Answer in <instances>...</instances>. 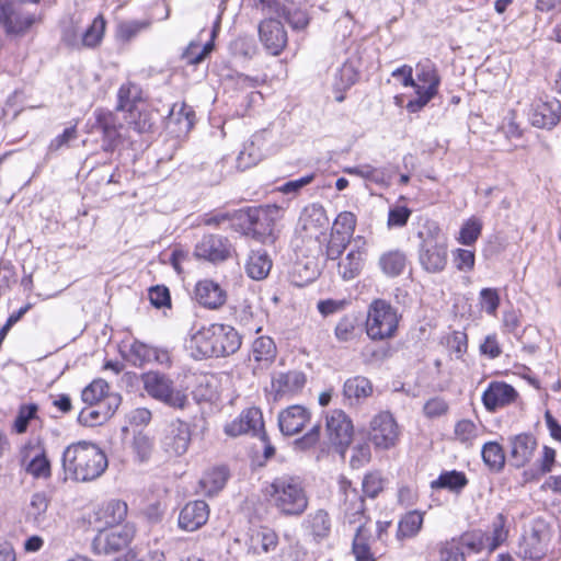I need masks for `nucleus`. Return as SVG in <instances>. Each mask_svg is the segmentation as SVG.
Here are the masks:
<instances>
[{
    "mask_svg": "<svg viewBox=\"0 0 561 561\" xmlns=\"http://www.w3.org/2000/svg\"><path fill=\"white\" fill-rule=\"evenodd\" d=\"M225 433L231 437L251 434L265 440L266 434L262 412L257 408H250L243 411L238 419L225 426Z\"/></svg>",
    "mask_w": 561,
    "mask_h": 561,
    "instance_id": "ddd939ff",
    "label": "nucleus"
},
{
    "mask_svg": "<svg viewBox=\"0 0 561 561\" xmlns=\"http://www.w3.org/2000/svg\"><path fill=\"white\" fill-rule=\"evenodd\" d=\"M400 318L389 302L382 299L374 300L367 312V335L375 341L391 339L398 330Z\"/></svg>",
    "mask_w": 561,
    "mask_h": 561,
    "instance_id": "39448f33",
    "label": "nucleus"
},
{
    "mask_svg": "<svg viewBox=\"0 0 561 561\" xmlns=\"http://www.w3.org/2000/svg\"><path fill=\"white\" fill-rule=\"evenodd\" d=\"M368 435L376 448L390 449L397 445L400 430L391 413L380 412L370 421Z\"/></svg>",
    "mask_w": 561,
    "mask_h": 561,
    "instance_id": "9d476101",
    "label": "nucleus"
},
{
    "mask_svg": "<svg viewBox=\"0 0 561 561\" xmlns=\"http://www.w3.org/2000/svg\"><path fill=\"white\" fill-rule=\"evenodd\" d=\"M108 391V383L103 379H95L82 390V400L94 405L99 403Z\"/></svg>",
    "mask_w": 561,
    "mask_h": 561,
    "instance_id": "603ef678",
    "label": "nucleus"
},
{
    "mask_svg": "<svg viewBox=\"0 0 561 561\" xmlns=\"http://www.w3.org/2000/svg\"><path fill=\"white\" fill-rule=\"evenodd\" d=\"M354 427L351 419L342 410L330 411L325 416V436L323 442L332 446L342 456L352 442Z\"/></svg>",
    "mask_w": 561,
    "mask_h": 561,
    "instance_id": "6e6552de",
    "label": "nucleus"
},
{
    "mask_svg": "<svg viewBox=\"0 0 561 561\" xmlns=\"http://www.w3.org/2000/svg\"><path fill=\"white\" fill-rule=\"evenodd\" d=\"M371 538V530L365 523L356 526L352 545V552L356 561H376L375 553L370 548Z\"/></svg>",
    "mask_w": 561,
    "mask_h": 561,
    "instance_id": "bb28decb",
    "label": "nucleus"
},
{
    "mask_svg": "<svg viewBox=\"0 0 561 561\" xmlns=\"http://www.w3.org/2000/svg\"><path fill=\"white\" fill-rule=\"evenodd\" d=\"M276 357V345L268 336L257 337L252 345V355L250 359L257 363L260 368L268 367Z\"/></svg>",
    "mask_w": 561,
    "mask_h": 561,
    "instance_id": "473e14b6",
    "label": "nucleus"
},
{
    "mask_svg": "<svg viewBox=\"0 0 561 561\" xmlns=\"http://www.w3.org/2000/svg\"><path fill=\"white\" fill-rule=\"evenodd\" d=\"M306 383V376L298 370L277 373L272 378V390L276 398L294 394L300 391Z\"/></svg>",
    "mask_w": 561,
    "mask_h": 561,
    "instance_id": "393cba45",
    "label": "nucleus"
},
{
    "mask_svg": "<svg viewBox=\"0 0 561 561\" xmlns=\"http://www.w3.org/2000/svg\"><path fill=\"white\" fill-rule=\"evenodd\" d=\"M468 484L466 474L461 471H444L436 480L431 482L432 490L445 489L453 493H460Z\"/></svg>",
    "mask_w": 561,
    "mask_h": 561,
    "instance_id": "72a5a7b5",
    "label": "nucleus"
},
{
    "mask_svg": "<svg viewBox=\"0 0 561 561\" xmlns=\"http://www.w3.org/2000/svg\"><path fill=\"white\" fill-rule=\"evenodd\" d=\"M481 221L477 218H470L460 230L459 241L466 245L474 243L481 234Z\"/></svg>",
    "mask_w": 561,
    "mask_h": 561,
    "instance_id": "4d7b16f0",
    "label": "nucleus"
},
{
    "mask_svg": "<svg viewBox=\"0 0 561 561\" xmlns=\"http://www.w3.org/2000/svg\"><path fill=\"white\" fill-rule=\"evenodd\" d=\"M95 123L92 128L102 134V149L112 152L119 144L122 124L118 123L116 115L103 108L94 111Z\"/></svg>",
    "mask_w": 561,
    "mask_h": 561,
    "instance_id": "4468645a",
    "label": "nucleus"
},
{
    "mask_svg": "<svg viewBox=\"0 0 561 561\" xmlns=\"http://www.w3.org/2000/svg\"><path fill=\"white\" fill-rule=\"evenodd\" d=\"M517 391L508 383L492 381L482 394V402L488 411H495L514 402Z\"/></svg>",
    "mask_w": 561,
    "mask_h": 561,
    "instance_id": "6ab92c4d",
    "label": "nucleus"
},
{
    "mask_svg": "<svg viewBox=\"0 0 561 561\" xmlns=\"http://www.w3.org/2000/svg\"><path fill=\"white\" fill-rule=\"evenodd\" d=\"M423 525V514L417 511H411L404 514L398 524L397 538L404 540L419 534Z\"/></svg>",
    "mask_w": 561,
    "mask_h": 561,
    "instance_id": "4c0bfd02",
    "label": "nucleus"
},
{
    "mask_svg": "<svg viewBox=\"0 0 561 561\" xmlns=\"http://www.w3.org/2000/svg\"><path fill=\"white\" fill-rule=\"evenodd\" d=\"M260 38L273 55H278L287 43L283 24L274 19L263 21L259 27Z\"/></svg>",
    "mask_w": 561,
    "mask_h": 561,
    "instance_id": "5701e85b",
    "label": "nucleus"
},
{
    "mask_svg": "<svg viewBox=\"0 0 561 561\" xmlns=\"http://www.w3.org/2000/svg\"><path fill=\"white\" fill-rule=\"evenodd\" d=\"M274 507L285 516H300L308 508L309 499L304 480L298 476L282 474L266 488Z\"/></svg>",
    "mask_w": 561,
    "mask_h": 561,
    "instance_id": "7ed1b4c3",
    "label": "nucleus"
},
{
    "mask_svg": "<svg viewBox=\"0 0 561 561\" xmlns=\"http://www.w3.org/2000/svg\"><path fill=\"white\" fill-rule=\"evenodd\" d=\"M129 360L139 367L153 362L160 365H171V357L167 350L148 345L138 340H135L129 346Z\"/></svg>",
    "mask_w": 561,
    "mask_h": 561,
    "instance_id": "a211bd4d",
    "label": "nucleus"
},
{
    "mask_svg": "<svg viewBox=\"0 0 561 561\" xmlns=\"http://www.w3.org/2000/svg\"><path fill=\"white\" fill-rule=\"evenodd\" d=\"M209 517V507L204 501L187 503L180 512L179 527L185 531H195L206 524Z\"/></svg>",
    "mask_w": 561,
    "mask_h": 561,
    "instance_id": "aec40b11",
    "label": "nucleus"
},
{
    "mask_svg": "<svg viewBox=\"0 0 561 561\" xmlns=\"http://www.w3.org/2000/svg\"><path fill=\"white\" fill-rule=\"evenodd\" d=\"M308 523L314 538H327L331 531V519L324 510H318L308 515Z\"/></svg>",
    "mask_w": 561,
    "mask_h": 561,
    "instance_id": "a18cd8bd",
    "label": "nucleus"
},
{
    "mask_svg": "<svg viewBox=\"0 0 561 561\" xmlns=\"http://www.w3.org/2000/svg\"><path fill=\"white\" fill-rule=\"evenodd\" d=\"M551 535L549 526L541 519L534 520L518 545V556L524 560L540 561L548 550Z\"/></svg>",
    "mask_w": 561,
    "mask_h": 561,
    "instance_id": "0eeeda50",
    "label": "nucleus"
},
{
    "mask_svg": "<svg viewBox=\"0 0 561 561\" xmlns=\"http://www.w3.org/2000/svg\"><path fill=\"white\" fill-rule=\"evenodd\" d=\"M340 489L344 495V516L347 523L351 525L367 524L363 496L352 486L351 481L345 478L340 480Z\"/></svg>",
    "mask_w": 561,
    "mask_h": 561,
    "instance_id": "f3484780",
    "label": "nucleus"
},
{
    "mask_svg": "<svg viewBox=\"0 0 561 561\" xmlns=\"http://www.w3.org/2000/svg\"><path fill=\"white\" fill-rule=\"evenodd\" d=\"M482 458L485 465L493 470H501L505 463V456L502 447L495 442L484 444Z\"/></svg>",
    "mask_w": 561,
    "mask_h": 561,
    "instance_id": "8fccbe9b",
    "label": "nucleus"
},
{
    "mask_svg": "<svg viewBox=\"0 0 561 561\" xmlns=\"http://www.w3.org/2000/svg\"><path fill=\"white\" fill-rule=\"evenodd\" d=\"M197 302L208 309H218L227 300V294L218 283L211 279L199 280L194 289Z\"/></svg>",
    "mask_w": 561,
    "mask_h": 561,
    "instance_id": "b1692460",
    "label": "nucleus"
},
{
    "mask_svg": "<svg viewBox=\"0 0 561 561\" xmlns=\"http://www.w3.org/2000/svg\"><path fill=\"white\" fill-rule=\"evenodd\" d=\"M115 561H165L164 553L159 550L149 551L140 557L136 553L129 552L123 558H118Z\"/></svg>",
    "mask_w": 561,
    "mask_h": 561,
    "instance_id": "774afa93",
    "label": "nucleus"
},
{
    "mask_svg": "<svg viewBox=\"0 0 561 561\" xmlns=\"http://www.w3.org/2000/svg\"><path fill=\"white\" fill-rule=\"evenodd\" d=\"M48 499L45 493H34L26 508V519L36 526H42L46 519Z\"/></svg>",
    "mask_w": 561,
    "mask_h": 561,
    "instance_id": "79ce46f5",
    "label": "nucleus"
},
{
    "mask_svg": "<svg viewBox=\"0 0 561 561\" xmlns=\"http://www.w3.org/2000/svg\"><path fill=\"white\" fill-rule=\"evenodd\" d=\"M454 262L459 271H471L474 266V253L470 250L458 249L455 252Z\"/></svg>",
    "mask_w": 561,
    "mask_h": 561,
    "instance_id": "0e129e2a",
    "label": "nucleus"
},
{
    "mask_svg": "<svg viewBox=\"0 0 561 561\" xmlns=\"http://www.w3.org/2000/svg\"><path fill=\"white\" fill-rule=\"evenodd\" d=\"M423 411L427 417H439L447 413L448 404L442 398H432L424 404Z\"/></svg>",
    "mask_w": 561,
    "mask_h": 561,
    "instance_id": "e2e57ef3",
    "label": "nucleus"
},
{
    "mask_svg": "<svg viewBox=\"0 0 561 561\" xmlns=\"http://www.w3.org/2000/svg\"><path fill=\"white\" fill-rule=\"evenodd\" d=\"M358 79L355 67L350 62H344L335 75L334 85L337 90L351 88Z\"/></svg>",
    "mask_w": 561,
    "mask_h": 561,
    "instance_id": "864d4df0",
    "label": "nucleus"
},
{
    "mask_svg": "<svg viewBox=\"0 0 561 561\" xmlns=\"http://www.w3.org/2000/svg\"><path fill=\"white\" fill-rule=\"evenodd\" d=\"M65 473L76 481H91L99 478L107 468L106 455L95 445L78 442L62 453Z\"/></svg>",
    "mask_w": 561,
    "mask_h": 561,
    "instance_id": "f03ea898",
    "label": "nucleus"
},
{
    "mask_svg": "<svg viewBox=\"0 0 561 561\" xmlns=\"http://www.w3.org/2000/svg\"><path fill=\"white\" fill-rule=\"evenodd\" d=\"M272 267V261L264 250H252L245 262V272L252 279H264Z\"/></svg>",
    "mask_w": 561,
    "mask_h": 561,
    "instance_id": "c756f323",
    "label": "nucleus"
},
{
    "mask_svg": "<svg viewBox=\"0 0 561 561\" xmlns=\"http://www.w3.org/2000/svg\"><path fill=\"white\" fill-rule=\"evenodd\" d=\"M38 407L35 403L22 404L12 424V431L16 434H24L32 420L37 417Z\"/></svg>",
    "mask_w": 561,
    "mask_h": 561,
    "instance_id": "49530a36",
    "label": "nucleus"
},
{
    "mask_svg": "<svg viewBox=\"0 0 561 561\" xmlns=\"http://www.w3.org/2000/svg\"><path fill=\"white\" fill-rule=\"evenodd\" d=\"M241 346V336L228 324L211 323L196 330L190 337L187 347L196 359L224 357L234 354Z\"/></svg>",
    "mask_w": 561,
    "mask_h": 561,
    "instance_id": "f257e3e1",
    "label": "nucleus"
},
{
    "mask_svg": "<svg viewBox=\"0 0 561 561\" xmlns=\"http://www.w3.org/2000/svg\"><path fill=\"white\" fill-rule=\"evenodd\" d=\"M35 22L33 14H25L14 9L11 3L0 4V23L3 24L7 33L21 35L25 33Z\"/></svg>",
    "mask_w": 561,
    "mask_h": 561,
    "instance_id": "412c9836",
    "label": "nucleus"
},
{
    "mask_svg": "<svg viewBox=\"0 0 561 561\" xmlns=\"http://www.w3.org/2000/svg\"><path fill=\"white\" fill-rule=\"evenodd\" d=\"M480 353L491 359L497 358L502 354V347L497 341L496 334H489L480 344Z\"/></svg>",
    "mask_w": 561,
    "mask_h": 561,
    "instance_id": "680f3d73",
    "label": "nucleus"
},
{
    "mask_svg": "<svg viewBox=\"0 0 561 561\" xmlns=\"http://www.w3.org/2000/svg\"><path fill=\"white\" fill-rule=\"evenodd\" d=\"M300 220L305 230H314V232H320L329 225L325 209L319 204L307 206Z\"/></svg>",
    "mask_w": 561,
    "mask_h": 561,
    "instance_id": "c9c22d12",
    "label": "nucleus"
},
{
    "mask_svg": "<svg viewBox=\"0 0 561 561\" xmlns=\"http://www.w3.org/2000/svg\"><path fill=\"white\" fill-rule=\"evenodd\" d=\"M343 393L350 400L365 399L373 393V386L366 377L355 376L344 382Z\"/></svg>",
    "mask_w": 561,
    "mask_h": 561,
    "instance_id": "a19ab883",
    "label": "nucleus"
},
{
    "mask_svg": "<svg viewBox=\"0 0 561 561\" xmlns=\"http://www.w3.org/2000/svg\"><path fill=\"white\" fill-rule=\"evenodd\" d=\"M355 215L351 211H343L340 213L335 218L331 231H339L341 236L352 239L355 231Z\"/></svg>",
    "mask_w": 561,
    "mask_h": 561,
    "instance_id": "5fc2aeb1",
    "label": "nucleus"
},
{
    "mask_svg": "<svg viewBox=\"0 0 561 561\" xmlns=\"http://www.w3.org/2000/svg\"><path fill=\"white\" fill-rule=\"evenodd\" d=\"M365 262V252L359 249L351 250L337 264V273L344 280L357 277Z\"/></svg>",
    "mask_w": 561,
    "mask_h": 561,
    "instance_id": "7c9ffc66",
    "label": "nucleus"
},
{
    "mask_svg": "<svg viewBox=\"0 0 561 561\" xmlns=\"http://www.w3.org/2000/svg\"><path fill=\"white\" fill-rule=\"evenodd\" d=\"M422 240L419 260L423 268L430 273L442 272L447 264V242L445 236L436 225L427 227L426 231H419Z\"/></svg>",
    "mask_w": 561,
    "mask_h": 561,
    "instance_id": "20e7f679",
    "label": "nucleus"
},
{
    "mask_svg": "<svg viewBox=\"0 0 561 561\" xmlns=\"http://www.w3.org/2000/svg\"><path fill=\"white\" fill-rule=\"evenodd\" d=\"M213 43H207L198 53H196V50L199 48V45L191 43L187 49L184 51L183 58L186 59L188 64L197 65L205 59V57L213 50Z\"/></svg>",
    "mask_w": 561,
    "mask_h": 561,
    "instance_id": "bf43d9fd",
    "label": "nucleus"
},
{
    "mask_svg": "<svg viewBox=\"0 0 561 561\" xmlns=\"http://www.w3.org/2000/svg\"><path fill=\"white\" fill-rule=\"evenodd\" d=\"M151 25L150 20H128L121 21L117 24V37L122 41H130L140 32L148 30Z\"/></svg>",
    "mask_w": 561,
    "mask_h": 561,
    "instance_id": "de8ad7c7",
    "label": "nucleus"
},
{
    "mask_svg": "<svg viewBox=\"0 0 561 561\" xmlns=\"http://www.w3.org/2000/svg\"><path fill=\"white\" fill-rule=\"evenodd\" d=\"M537 442L534 436L520 434L511 439V461L517 467H524L533 458Z\"/></svg>",
    "mask_w": 561,
    "mask_h": 561,
    "instance_id": "a878e982",
    "label": "nucleus"
},
{
    "mask_svg": "<svg viewBox=\"0 0 561 561\" xmlns=\"http://www.w3.org/2000/svg\"><path fill=\"white\" fill-rule=\"evenodd\" d=\"M506 519L503 514H497L493 520V533L491 549H496L507 538V529L505 527Z\"/></svg>",
    "mask_w": 561,
    "mask_h": 561,
    "instance_id": "052dcab7",
    "label": "nucleus"
},
{
    "mask_svg": "<svg viewBox=\"0 0 561 561\" xmlns=\"http://www.w3.org/2000/svg\"><path fill=\"white\" fill-rule=\"evenodd\" d=\"M481 308L489 314L494 316L500 306V296L494 288H483L479 296Z\"/></svg>",
    "mask_w": 561,
    "mask_h": 561,
    "instance_id": "13d9d810",
    "label": "nucleus"
},
{
    "mask_svg": "<svg viewBox=\"0 0 561 561\" xmlns=\"http://www.w3.org/2000/svg\"><path fill=\"white\" fill-rule=\"evenodd\" d=\"M416 70V77L420 83H416L414 89H422L426 92L436 94L439 85V77L436 72L435 66L426 59L417 64Z\"/></svg>",
    "mask_w": 561,
    "mask_h": 561,
    "instance_id": "f704fd0d",
    "label": "nucleus"
},
{
    "mask_svg": "<svg viewBox=\"0 0 561 561\" xmlns=\"http://www.w3.org/2000/svg\"><path fill=\"white\" fill-rule=\"evenodd\" d=\"M106 22L103 15H98L91 23V25L80 34L81 47L94 48L100 45L104 32Z\"/></svg>",
    "mask_w": 561,
    "mask_h": 561,
    "instance_id": "37998d69",
    "label": "nucleus"
},
{
    "mask_svg": "<svg viewBox=\"0 0 561 561\" xmlns=\"http://www.w3.org/2000/svg\"><path fill=\"white\" fill-rule=\"evenodd\" d=\"M278 546V535L271 528L261 527L250 535L249 551L254 554L270 553Z\"/></svg>",
    "mask_w": 561,
    "mask_h": 561,
    "instance_id": "cd10ccee",
    "label": "nucleus"
},
{
    "mask_svg": "<svg viewBox=\"0 0 561 561\" xmlns=\"http://www.w3.org/2000/svg\"><path fill=\"white\" fill-rule=\"evenodd\" d=\"M311 413L302 405H290L278 414V426L284 435L299 433L310 421Z\"/></svg>",
    "mask_w": 561,
    "mask_h": 561,
    "instance_id": "4be33fe9",
    "label": "nucleus"
},
{
    "mask_svg": "<svg viewBox=\"0 0 561 561\" xmlns=\"http://www.w3.org/2000/svg\"><path fill=\"white\" fill-rule=\"evenodd\" d=\"M480 433V427L471 420L463 419L455 424V439L467 447L473 445Z\"/></svg>",
    "mask_w": 561,
    "mask_h": 561,
    "instance_id": "c03bdc74",
    "label": "nucleus"
},
{
    "mask_svg": "<svg viewBox=\"0 0 561 561\" xmlns=\"http://www.w3.org/2000/svg\"><path fill=\"white\" fill-rule=\"evenodd\" d=\"M362 488L367 496L375 497L382 490V480L377 473L366 474Z\"/></svg>",
    "mask_w": 561,
    "mask_h": 561,
    "instance_id": "69168bd1",
    "label": "nucleus"
},
{
    "mask_svg": "<svg viewBox=\"0 0 561 561\" xmlns=\"http://www.w3.org/2000/svg\"><path fill=\"white\" fill-rule=\"evenodd\" d=\"M21 467L35 479H48L51 476L50 461L45 449L34 440L26 442L19 450Z\"/></svg>",
    "mask_w": 561,
    "mask_h": 561,
    "instance_id": "9b49d317",
    "label": "nucleus"
},
{
    "mask_svg": "<svg viewBox=\"0 0 561 561\" xmlns=\"http://www.w3.org/2000/svg\"><path fill=\"white\" fill-rule=\"evenodd\" d=\"M141 105H144L141 102V91L138 85L125 83L119 88L116 111L127 112L130 116H134L135 111Z\"/></svg>",
    "mask_w": 561,
    "mask_h": 561,
    "instance_id": "c85d7f7f",
    "label": "nucleus"
},
{
    "mask_svg": "<svg viewBox=\"0 0 561 561\" xmlns=\"http://www.w3.org/2000/svg\"><path fill=\"white\" fill-rule=\"evenodd\" d=\"M263 141V133L255 134L249 142H247L243 149L238 156V167L241 169H248L255 165L261 161L263 152L260 148V144Z\"/></svg>",
    "mask_w": 561,
    "mask_h": 561,
    "instance_id": "e433bc0d",
    "label": "nucleus"
},
{
    "mask_svg": "<svg viewBox=\"0 0 561 561\" xmlns=\"http://www.w3.org/2000/svg\"><path fill=\"white\" fill-rule=\"evenodd\" d=\"M133 524L100 530L92 541L93 551L98 554H110L126 548L135 536Z\"/></svg>",
    "mask_w": 561,
    "mask_h": 561,
    "instance_id": "1a4fd4ad",
    "label": "nucleus"
},
{
    "mask_svg": "<svg viewBox=\"0 0 561 561\" xmlns=\"http://www.w3.org/2000/svg\"><path fill=\"white\" fill-rule=\"evenodd\" d=\"M190 425L181 420L171 422L161 438L162 449L171 457L184 455L191 444Z\"/></svg>",
    "mask_w": 561,
    "mask_h": 561,
    "instance_id": "f8f14e48",
    "label": "nucleus"
},
{
    "mask_svg": "<svg viewBox=\"0 0 561 561\" xmlns=\"http://www.w3.org/2000/svg\"><path fill=\"white\" fill-rule=\"evenodd\" d=\"M131 448L140 462L148 461L153 450V440L147 434L139 432L134 435Z\"/></svg>",
    "mask_w": 561,
    "mask_h": 561,
    "instance_id": "3c124183",
    "label": "nucleus"
},
{
    "mask_svg": "<svg viewBox=\"0 0 561 561\" xmlns=\"http://www.w3.org/2000/svg\"><path fill=\"white\" fill-rule=\"evenodd\" d=\"M561 118V103L554 99L536 101L529 112L530 123L538 128H552Z\"/></svg>",
    "mask_w": 561,
    "mask_h": 561,
    "instance_id": "dca6fc26",
    "label": "nucleus"
},
{
    "mask_svg": "<svg viewBox=\"0 0 561 561\" xmlns=\"http://www.w3.org/2000/svg\"><path fill=\"white\" fill-rule=\"evenodd\" d=\"M351 239L341 236L339 231H331L330 239L325 248V255L329 260H336L348 245Z\"/></svg>",
    "mask_w": 561,
    "mask_h": 561,
    "instance_id": "6e6d98bb",
    "label": "nucleus"
},
{
    "mask_svg": "<svg viewBox=\"0 0 561 561\" xmlns=\"http://www.w3.org/2000/svg\"><path fill=\"white\" fill-rule=\"evenodd\" d=\"M407 265V256L399 250H392L383 253L379 259L381 271L390 277L400 275Z\"/></svg>",
    "mask_w": 561,
    "mask_h": 561,
    "instance_id": "58836bf2",
    "label": "nucleus"
},
{
    "mask_svg": "<svg viewBox=\"0 0 561 561\" xmlns=\"http://www.w3.org/2000/svg\"><path fill=\"white\" fill-rule=\"evenodd\" d=\"M228 476L226 467L213 468L205 472L201 479V486L206 494L214 495L225 486Z\"/></svg>",
    "mask_w": 561,
    "mask_h": 561,
    "instance_id": "ea45409f",
    "label": "nucleus"
},
{
    "mask_svg": "<svg viewBox=\"0 0 561 561\" xmlns=\"http://www.w3.org/2000/svg\"><path fill=\"white\" fill-rule=\"evenodd\" d=\"M77 136V128L75 126L68 127L61 135H58L50 141L48 150L50 152L58 151L62 147L67 146L71 140H75Z\"/></svg>",
    "mask_w": 561,
    "mask_h": 561,
    "instance_id": "338daca9",
    "label": "nucleus"
},
{
    "mask_svg": "<svg viewBox=\"0 0 561 561\" xmlns=\"http://www.w3.org/2000/svg\"><path fill=\"white\" fill-rule=\"evenodd\" d=\"M127 123L138 133L150 131L153 127V113L145 105L135 111L134 116L126 117Z\"/></svg>",
    "mask_w": 561,
    "mask_h": 561,
    "instance_id": "09e8293b",
    "label": "nucleus"
},
{
    "mask_svg": "<svg viewBox=\"0 0 561 561\" xmlns=\"http://www.w3.org/2000/svg\"><path fill=\"white\" fill-rule=\"evenodd\" d=\"M231 254V244L225 237L208 234L196 244L194 255L211 263L226 261Z\"/></svg>",
    "mask_w": 561,
    "mask_h": 561,
    "instance_id": "2eb2a0df",
    "label": "nucleus"
},
{
    "mask_svg": "<svg viewBox=\"0 0 561 561\" xmlns=\"http://www.w3.org/2000/svg\"><path fill=\"white\" fill-rule=\"evenodd\" d=\"M142 383L147 393L169 407L183 409L187 403L186 394L174 388L173 381L159 371L142 375Z\"/></svg>",
    "mask_w": 561,
    "mask_h": 561,
    "instance_id": "423d86ee",
    "label": "nucleus"
},
{
    "mask_svg": "<svg viewBox=\"0 0 561 561\" xmlns=\"http://www.w3.org/2000/svg\"><path fill=\"white\" fill-rule=\"evenodd\" d=\"M128 507L124 501L111 500L105 503L98 512V519L106 526L116 527L127 516Z\"/></svg>",
    "mask_w": 561,
    "mask_h": 561,
    "instance_id": "2f4dec72",
    "label": "nucleus"
}]
</instances>
